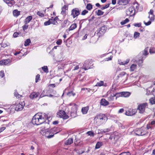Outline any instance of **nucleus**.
Listing matches in <instances>:
<instances>
[{"mask_svg": "<svg viewBox=\"0 0 155 155\" xmlns=\"http://www.w3.org/2000/svg\"><path fill=\"white\" fill-rule=\"evenodd\" d=\"M43 71L45 73L48 72V69L47 66H44L41 68Z\"/></svg>", "mask_w": 155, "mask_h": 155, "instance_id": "obj_39", "label": "nucleus"}, {"mask_svg": "<svg viewBox=\"0 0 155 155\" xmlns=\"http://www.w3.org/2000/svg\"><path fill=\"white\" fill-rule=\"evenodd\" d=\"M62 43V40H59L56 42V44L58 45H60Z\"/></svg>", "mask_w": 155, "mask_h": 155, "instance_id": "obj_59", "label": "nucleus"}, {"mask_svg": "<svg viewBox=\"0 0 155 155\" xmlns=\"http://www.w3.org/2000/svg\"><path fill=\"white\" fill-rule=\"evenodd\" d=\"M14 95L15 97L17 98H20L21 97V95L19 94L16 91H15L14 92Z\"/></svg>", "mask_w": 155, "mask_h": 155, "instance_id": "obj_45", "label": "nucleus"}, {"mask_svg": "<svg viewBox=\"0 0 155 155\" xmlns=\"http://www.w3.org/2000/svg\"><path fill=\"white\" fill-rule=\"evenodd\" d=\"M107 28L106 26H103L100 28L99 33L101 35H103L106 32Z\"/></svg>", "mask_w": 155, "mask_h": 155, "instance_id": "obj_21", "label": "nucleus"}, {"mask_svg": "<svg viewBox=\"0 0 155 155\" xmlns=\"http://www.w3.org/2000/svg\"><path fill=\"white\" fill-rule=\"evenodd\" d=\"M51 119L50 117L45 113H38L35 114L32 120V123L34 125H39L45 122L48 123Z\"/></svg>", "mask_w": 155, "mask_h": 155, "instance_id": "obj_1", "label": "nucleus"}, {"mask_svg": "<svg viewBox=\"0 0 155 155\" xmlns=\"http://www.w3.org/2000/svg\"><path fill=\"white\" fill-rule=\"evenodd\" d=\"M107 119V117L105 114H101L97 115L94 118L95 120L97 121H100L101 124L105 123Z\"/></svg>", "mask_w": 155, "mask_h": 155, "instance_id": "obj_6", "label": "nucleus"}, {"mask_svg": "<svg viewBox=\"0 0 155 155\" xmlns=\"http://www.w3.org/2000/svg\"><path fill=\"white\" fill-rule=\"evenodd\" d=\"M73 139L72 138H70L65 141L64 143L66 145H70L73 142Z\"/></svg>", "mask_w": 155, "mask_h": 155, "instance_id": "obj_27", "label": "nucleus"}, {"mask_svg": "<svg viewBox=\"0 0 155 155\" xmlns=\"http://www.w3.org/2000/svg\"><path fill=\"white\" fill-rule=\"evenodd\" d=\"M93 64H92V62L91 61L87 60L84 64L83 68L85 70H87L92 68Z\"/></svg>", "mask_w": 155, "mask_h": 155, "instance_id": "obj_11", "label": "nucleus"}, {"mask_svg": "<svg viewBox=\"0 0 155 155\" xmlns=\"http://www.w3.org/2000/svg\"><path fill=\"white\" fill-rule=\"evenodd\" d=\"M124 111V109L123 108L120 109L118 111V113H123Z\"/></svg>", "mask_w": 155, "mask_h": 155, "instance_id": "obj_63", "label": "nucleus"}, {"mask_svg": "<svg viewBox=\"0 0 155 155\" xmlns=\"http://www.w3.org/2000/svg\"><path fill=\"white\" fill-rule=\"evenodd\" d=\"M4 2L8 4V6L12 7L15 4L14 0H3Z\"/></svg>", "mask_w": 155, "mask_h": 155, "instance_id": "obj_18", "label": "nucleus"}, {"mask_svg": "<svg viewBox=\"0 0 155 155\" xmlns=\"http://www.w3.org/2000/svg\"><path fill=\"white\" fill-rule=\"evenodd\" d=\"M103 145V143L101 142H98L96 144L95 148L96 149H99Z\"/></svg>", "mask_w": 155, "mask_h": 155, "instance_id": "obj_30", "label": "nucleus"}, {"mask_svg": "<svg viewBox=\"0 0 155 155\" xmlns=\"http://www.w3.org/2000/svg\"><path fill=\"white\" fill-rule=\"evenodd\" d=\"M135 133L136 135L138 136L143 135L147 133L146 129L143 127L137 128L135 131Z\"/></svg>", "mask_w": 155, "mask_h": 155, "instance_id": "obj_8", "label": "nucleus"}, {"mask_svg": "<svg viewBox=\"0 0 155 155\" xmlns=\"http://www.w3.org/2000/svg\"><path fill=\"white\" fill-rule=\"evenodd\" d=\"M86 134L91 136L94 137V133L91 131L87 132Z\"/></svg>", "mask_w": 155, "mask_h": 155, "instance_id": "obj_46", "label": "nucleus"}, {"mask_svg": "<svg viewBox=\"0 0 155 155\" xmlns=\"http://www.w3.org/2000/svg\"><path fill=\"white\" fill-rule=\"evenodd\" d=\"M40 77V75L39 74H37L35 77V82L36 83L37 82L38 80H39Z\"/></svg>", "mask_w": 155, "mask_h": 155, "instance_id": "obj_51", "label": "nucleus"}, {"mask_svg": "<svg viewBox=\"0 0 155 155\" xmlns=\"http://www.w3.org/2000/svg\"><path fill=\"white\" fill-rule=\"evenodd\" d=\"M4 76L5 74L4 71H1L0 72V77H1V78H2L4 77Z\"/></svg>", "mask_w": 155, "mask_h": 155, "instance_id": "obj_53", "label": "nucleus"}, {"mask_svg": "<svg viewBox=\"0 0 155 155\" xmlns=\"http://www.w3.org/2000/svg\"><path fill=\"white\" fill-rule=\"evenodd\" d=\"M149 102L151 104H155V97H152L149 99Z\"/></svg>", "mask_w": 155, "mask_h": 155, "instance_id": "obj_33", "label": "nucleus"}, {"mask_svg": "<svg viewBox=\"0 0 155 155\" xmlns=\"http://www.w3.org/2000/svg\"><path fill=\"white\" fill-rule=\"evenodd\" d=\"M88 12V11L87 10H84L82 12L81 15H85Z\"/></svg>", "mask_w": 155, "mask_h": 155, "instance_id": "obj_55", "label": "nucleus"}, {"mask_svg": "<svg viewBox=\"0 0 155 155\" xmlns=\"http://www.w3.org/2000/svg\"><path fill=\"white\" fill-rule=\"evenodd\" d=\"M39 95V92H33L30 95V97L32 99L36 98Z\"/></svg>", "mask_w": 155, "mask_h": 155, "instance_id": "obj_19", "label": "nucleus"}, {"mask_svg": "<svg viewBox=\"0 0 155 155\" xmlns=\"http://www.w3.org/2000/svg\"><path fill=\"white\" fill-rule=\"evenodd\" d=\"M31 42V41L30 39H27L25 42L24 45L25 46H28L29 45Z\"/></svg>", "mask_w": 155, "mask_h": 155, "instance_id": "obj_32", "label": "nucleus"}, {"mask_svg": "<svg viewBox=\"0 0 155 155\" xmlns=\"http://www.w3.org/2000/svg\"><path fill=\"white\" fill-rule=\"evenodd\" d=\"M114 96L116 97V99L117 97H122V92L117 93L115 94Z\"/></svg>", "mask_w": 155, "mask_h": 155, "instance_id": "obj_37", "label": "nucleus"}, {"mask_svg": "<svg viewBox=\"0 0 155 155\" xmlns=\"http://www.w3.org/2000/svg\"><path fill=\"white\" fill-rule=\"evenodd\" d=\"M126 73L124 72H122L117 76L118 79L122 78L126 74Z\"/></svg>", "mask_w": 155, "mask_h": 155, "instance_id": "obj_34", "label": "nucleus"}, {"mask_svg": "<svg viewBox=\"0 0 155 155\" xmlns=\"http://www.w3.org/2000/svg\"><path fill=\"white\" fill-rule=\"evenodd\" d=\"M129 21V20L127 18H126L125 20L122 21L120 22V24L121 25H123L126 24Z\"/></svg>", "mask_w": 155, "mask_h": 155, "instance_id": "obj_40", "label": "nucleus"}, {"mask_svg": "<svg viewBox=\"0 0 155 155\" xmlns=\"http://www.w3.org/2000/svg\"><path fill=\"white\" fill-rule=\"evenodd\" d=\"M79 68V67L78 65H76L74 68L73 70H75L78 69Z\"/></svg>", "mask_w": 155, "mask_h": 155, "instance_id": "obj_62", "label": "nucleus"}, {"mask_svg": "<svg viewBox=\"0 0 155 155\" xmlns=\"http://www.w3.org/2000/svg\"><path fill=\"white\" fill-rule=\"evenodd\" d=\"M68 95L69 96H74L75 94L72 91H71L70 92H69L68 94Z\"/></svg>", "mask_w": 155, "mask_h": 155, "instance_id": "obj_52", "label": "nucleus"}, {"mask_svg": "<svg viewBox=\"0 0 155 155\" xmlns=\"http://www.w3.org/2000/svg\"><path fill=\"white\" fill-rule=\"evenodd\" d=\"M122 97H127L130 96V93L129 92H122Z\"/></svg>", "mask_w": 155, "mask_h": 155, "instance_id": "obj_28", "label": "nucleus"}, {"mask_svg": "<svg viewBox=\"0 0 155 155\" xmlns=\"http://www.w3.org/2000/svg\"><path fill=\"white\" fill-rule=\"evenodd\" d=\"M132 63L130 67V71H134L136 70L137 68V64H138V60L135 59H133L131 61Z\"/></svg>", "mask_w": 155, "mask_h": 155, "instance_id": "obj_10", "label": "nucleus"}, {"mask_svg": "<svg viewBox=\"0 0 155 155\" xmlns=\"http://www.w3.org/2000/svg\"><path fill=\"white\" fill-rule=\"evenodd\" d=\"M77 63L75 62H73L72 63H70V66H75L76 65Z\"/></svg>", "mask_w": 155, "mask_h": 155, "instance_id": "obj_61", "label": "nucleus"}, {"mask_svg": "<svg viewBox=\"0 0 155 155\" xmlns=\"http://www.w3.org/2000/svg\"><path fill=\"white\" fill-rule=\"evenodd\" d=\"M112 58H113V56L112 55H111L110 56V57L106 58H105V61H109L111 60L112 59Z\"/></svg>", "mask_w": 155, "mask_h": 155, "instance_id": "obj_54", "label": "nucleus"}, {"mask_svg": "<svg viewBox=\"0 0 155 155\" xmlns=\"http://www.w3.org/2000/svg\"><path fill=\"white\" fill-rule=\"evenodd\" d=\"M77 27V24L76 23L72 24L68 29L69 31L73 30L75 29Z\"/></svg>", "mask_w": 155, "mask_h": 155, "instance_id": "obj_25", "label": "nucleus"}, {"mask_svg": "<svg viewBox=\"0 0 155 155\" xmlns=\"http://www.w3.org/2000/svg\"><path fill=\"white\" fill-rule=\"evenodd\" d=\"M118 3L120 5H126L128 3V0H119Z\"/></svg>", "mask_w": 155, "mask_h": 155, "instance_id": "obj_23", "label": "nucleus"}, {"mask_svg": "<svg viewBox=\"0 0 155 155\" xmlns=\"http://www.w3.org/2000/svg\"><path fill=\"white\" fill-rule=\"evenodd\" d=\"M150 54L155 53V48L150 50Z\"/></svg>", "mask_w": 155, "mask_h": 155, "instance_id": "obj_57", "label": "nucleus"}, {"mask_svg": "<svg viewBox=\"0 0 155 155\" xmlns=\"http://www.w3.org/2000/svg\"><path fill=\"white\" fill-rule=\"evenodd\" d=\"M140 33L137 32H135L134 35V37L135 39L139 37Z\"/></svg>", "mask_w": 155, "mask_h": 155, "instance_id": "obj_35", "label": "nucleus"}, {"mask_svg": "<svg viewBox=\"0 0 155 155\" xmlns=\"http://www.w3.org/2000/svg\"><path fill=\"white\" fill-rule=\"evenodd\" d=\"M87 90L88 92H90V91H92L93 92L94 91L93 89H90L89 88H83L81 89V90L82 91L85 90Z\"/></svg>", "mask_w": 155, "mask_h": 155, "instance_id": "obj_50", "label": "nucleus"}, {"mask_svg": "<svg viewBox=\"0 0 155 155\" xmlns=\"http://www.w3.org/2000/svg\"><path fill=\"white\" fill-rule=\"evenodd\" d=\"M49 20L50 21V23L51 24H53L54 25H56L57 23V21L55 20L54 19L53 17H52L50 19H49Z\"/></svg>", "mask_w": 155, "mask_h": 155, "instance_id": "obj_31", "label": "nucleus"}, {"mask_svg": "<svg viewBox=\"0 0 155 155\" xmlns=\"http://www.w3.org/2000/svg\"><path fill=\"white\" fill-rule=\"evenodd\" d=\"M37 15L41 17H43L44 16V14L41 11H38L37 12Z\"/></svg>", "mask_w": 155, "mask_h": 155, "instance_id": "obj_41", "label": "nucleus"}, {"mask_svg": "<svg viewBox=\"0 0 155 155\" xmlns=\"http://www.w3.org/2000/svg\"><path fill=\"white\" fill-rule=\"evenodd\" d=\"M80 11L77 8H75L71 10V15L74 18L80 14Z\"/></svg>", "mask_w": 155, "mask_h": 155, "instance_id": "obj_14", "label": "nucleus"}, {"mask_svg": "<svg viewBox=\"0 0 155 155\" xmlns=\"http://www.w3.org/2000/svg\"><path fill=\"white\" fill-rule=\"evenodd\" d=\"M139 6V5L137 3H133L132 5L127 10V15L130 16H134L136 10H138V9Z\"/></svg>", "mask_w": 155, "mask_h": 155, "instance_id": "obj_3", "label": "nucleus"}, {"mask_svg": "<svg viewBox=\"0 0 155 155\" xmlns=\"http://www.w3.org/2000/svg\"><path fill=\"white\" fill-rule=\"evenodd\" d=\"M148 47L146 48L144 51H142L140 53L142 54L141 58L138 60V64L139 66L142 65L143 61L145 58L146 56L148 54Z\"/></svg>", "mask_w": 155, "mask_h": 155, "instance_id": "obj_5", "label": "nucleus"}, {"mask_svg": "<svg viewBox=\"0 0 155 155\" xmlns=\"http://www.w3.org/2000/svg\"><path fill=\"white\" fill-rule=\"evenodd\" d=\"M11 62L10 59H7L5 60H2L0 61V65H6Z\"/></svg>", "mask_w": 155, "mask_h": 155, "instance_id": "obj_16", "label": "nucleus"}, {"mask_svg": "<svg viewBox=\"0 0 155 155\" xmlns=\"http://www.w3.org/2000/svg\"><path fill=\"white\" fill-rule=\"evenodd\" d=\"M148 107V104L146 103H143L140 104L138 106L137 109L140 113H143L145 110L146 108Z\"/></svg>", "mask_w": 155, "mask_h": 155, "instance_id": "obj_9", "label": "nucleus"}, {"mask_svg": "<svg viewBox=\"0 0 155 155\" xmlns=\"http://www.w3.org/2000/svg\"><path fill=\"white\" fill-rule=\"evenodd\" d=\"M89 109V107H83L81 109V111L83 114H86Z\"/></svg>", "mask_w": 155, "mask_h": 155, "instance_id": "obj_26", "label": "nucleus"}, {"mask_svg": "<svg viewBox=\"0 0 155 155\" xmlns=\"http://www.w3.org/2000/svg\"><path fill=\"white\" fill-rule=\"evenodd\" d=\"M32 17L31 16L27 17L25 20L24 22L26 24H28L32 19Z\"/></svg>", "mask_w": 155, "mask_h": 155, "instance_id": "obj_24", "label": "nucleus"}, {"mask_svg": "<svg viewBox=\"0 0 155 155\" xmlns=\"http://www.w3.org/2000/svg\"><path fill=\"white\" fill-rule=\"evenodd\" d=\"M133 25L136 27H141V23H135L133 24Z\"/></svg>", "mask_w": 155, "mask_h": 155, "instance_id": "obj_49", "label": "nucleus"}, {"mask_svg": "<svg viewBox=\"0 0 155 155\" xmlns=\"http://www.w3.org/2000/svg\"><path fill=\"white\" fill-rule=\"evenodd\" d=\"M13 14L15 16H18L20 14V12L17 10H15L13 12Z\"/></svg>", "mask_w": 155, "mask_h": 155, "instance_id": "obj_38", "label": "nucleus"}, {"mask_svg": "<svg viewBox=\"0 0 155 155\" xmlns=\"http://www.w3.org/2000/svg\"><path fill=\"white\" fill-rule=\"evenodd\" d=\"M57 114L58 117L63 118L64 119H67L69 117L66 114L65 111L62 110H59Z\"/></svg>", "mask_w": 155, "mask_h": 155, "instance_id": "obj_12", "label": "nucleus"}, {"mask_svg": "<svg viewBox=\"0 0 155 155\" xmlns=\"http://www.w3.org/2000/svg\"><path fill=\"white\" fill-rule=\"evenodd\" d=\"M130 59H127L126 60L124 61L123 62L121 61L120 60H118V64L120 65H125L126 64H128L129 62Z\"/></svg>", "mask_w": 155, "mask_h": 155, "instance_id": "obj_22", "label": "nucleus"}, {"mask_svg": "<svg viewBox=\"0 0 155 155\" xmlns=\"http://www.w3.org/2000/svg\"><path fill=\"white\" fill-rule=\"evenodd\" d=\"M115 97L114 94L113 95H110L108 98V99L109 101H113L114 99V97Z\"/></svg>", "mask_w": 155, "mask_h": 155, "instance_id": "obj_48", "label": "nucleus"}, {"mask_svg": "<svg viewBox=\"0 0 155 155\" xmlns=\"http://www.w3.org/2000/svg\"><path fill=\"white\" fill-rule=\"evenodd\" d=\"M56 129L57 128H54L50 130L45 129L42 130L41 133L43 135L45 136L47 138H50L53 137L54 134L58 132V131H55Z\"/></svg>", "mask_w": 155, "mask_h": 155, "instance_id": "obj_2", "label": "nucleus"}, {"mask_svg": "<svg viewBox=\"0 0 155 155\" xmlns=\"http://www.w3.org/2000/svg\"><path fill=\"white\" fill-rule=\"evenodd\" d=\"M104 84V82L102 81H101L98 82H97L96 84L95 85V86H99L101 87L103 86Z\"/></svg>", "mask_w": 155, "mask_h": 155, "instance_id": "obj_36", "label": "nucleus"}, {"mask_svg": "<svg viewBox=\"0 0 155 155\" xmlns=\"http://www.w3.org/2000/svg\"><path fill=\"white\" fill-rule=\"evenodd\" d=\"M135 110L133 109H130L125 113V114L127 116H131L135 114Z\"/></svg>", "mask_w": 155, "mask_h": 155, "instance_id": "obj_15", "label": "nucleus"}, {"mask_svg": "<svg viewBox=\"0 0 155 155\" xmlns=\"http://www.w3.org/2000/svg\"><path fill=\"white\" fill-rule=\"evenodd\" d=\"M18 33L17 32H15L13 35V36L14 37L16 38L18 36Z\"/></svg>", "mask_w": 155, "mask_h": 155, "instance_id": "obj_60", "label": "nucleus"}, {"mask_svg": "<svg viewBox=\"0 0 155 155\" xmlns=\"http://www.w3.org/2000/svg\"><path fill=\"white\" fill-rule=\"evenodd\" d=\"M25 105V103L24 101L19 102L18 104H16L15 107V110L17 111H19L22 110Z\"/></svg>", "mask_w": 155, "mask_h": 155, "instance_id": "obj_13", "label": "nucleus"}, {"mask_svg": "<svg viewBox=\"0 0 155 155\" xmlns=\"http://www.w3.org/2000/svg\"><path fill=\"white\" fill-rule=\"evenodd\" d=\"M68 108L71 109L68 113L71 114V116L75 117L77 113V106L74 103H71L68 106Z\"/></svg>", "mask_w": 155, "mask_h": 155, "instance_id": "obj_4", "label": "nucleus"}, {"mask_svg": "<svg viewBox=\"0 0 155 155\" xmlns=\"http://www.w3.org/2000/svg\"><path fill=\"white\" fill-rule=\"evenodd\" d=\"M104 13V12L102 11L101 10H98L97 11V15L100 16L103 15Z\"/></svg>", "mask_w": 155, "mask_h": 155, "instance_id": "obj_47", "label": "nucleus"}, {"mask_svg": "<svg viewBox=\"0 0 155 155\" xmlns=\"http://www.w3.org/2000/svg\"><path fill=\"white\" fill-rule=\"evenodd\" d=\"M153 11L152 9H150L148 14L149 16L148 18H150V20L147 22H146L145 21H143L144 24L146 26L150 25L151 23V21H153L154 20V15L153 14Z\"/></svg>", "mask_w": 155, "mask_h": 155, "instance_id": "obj_7", "label": "nucleus"}, {"mask_svg": "<svg viewBox=\"0 0 155 155\" xmlns=\"http://www.w3.org/2000/svg\"><path fill=\"white\" fill-rule=\"evenodd\" d=\"M28 24L25 23V25L22 26V29L24 31L27 29L28 28Z\"/></svg>", "mask_w": 155, "mask_h": 155, "instance_id": "obj_43", "label": "nucleus"}, {"mask_svg": "<svg viewBox=\"0 0 155 155\" xmlns=\"http://www.w3.org/2000/svg\"><path fill=\"white\" fill-rule=\"evenodd\" d=\"M69 22V21L68 19L64 20L62 24V27H65L66 26L67 24Z\"/></svg>", "mask_w": 155, "mask_h": 155, "instance_id": "obj_44", "label": "nucleus"}, {"mask_svg": "<svg viewBox=\"0 0 155 155\" xmlns=\"http://www.w3.org/2000/svg\"><path fill=\"white\" fill-rule=\"evenodd\" d=\"M68 5H65L61 8L62 11L61 14L63 15H65L66 14V11L68 10Z\"/></svg>", "mask_w": 155, "mask_h": 155, "instance_id": "obj_17", "label": "nucleus"}, {"mask_svg": "<svg viewBox=\"0 0 155 155\" xmlns=\"http://www.w3.org/2000/svg\"><path fill=\"white\" fill-rule=\"evenodd\" d=\"M104 133H106L107 132H108L110 131V128H107V129H103Z\"/></svg>", "mask_w": 155, "mask_h": 155, "instance_id": "obj_58", "label": "nucleus"}, {"mask_svg": "<svg viewBox=\"0 0 155 155\" xmlns=\"http://www.w3.org/2000/svg\"><path fill=\"white\" fill-rule=\"evenodd\" d=\"M86 8L88 10H90L92 8V5L91 4H88L86 6Z\"/></svg>", "mask_w": 155, "mask_h": 155, "instance_id": "obj_42", "label": "nucleus"}, {"mask_svg": "<svg viewBox=\"0 0 155 155\" xmlns=\"http://www.w3.org/2000/svg\"><path fill=\"white\" fill-rule=\"evenodd\" d=\"M151 89L152 88L151 87H149L147 89L146 94L147 95H149L152 94L153 90Z\"/></svg>", "mask_w": 155, "mask_h": 155, "instance_id": "obj_29", "label": "nucleus"}, {"mask_svg": "<svg viewBox=\"0 0 155 155\" xmlns=\"http://www.w3.org/2000/svg\"><path fill=\"white\" fill-rule=\"evenodd\" d=\"M100 104L101 105L106 106L109 104V102L104 99H102L101 101Z\"/></svg>", "mask_w": 155, "mask_h": 155, "instance_id": "obj_20", "label": "nucleus"}, {"mask_svg": "<svg viewBox=\"0 0 155 155\" xmlns=\"http://www.w3.org/2000/svg\"><path fill=\"white\" fill-rule=\"evenodd\" d=\"M5 128L4 127H2L0 128V133L2 132L3 131L5 130Z\"/></svg>", "mask_w": 155, "mask_h": 155, "instance_id": "obj_64", "label": "nucleus"}, {"mask_svg": "<svg viewBox=\"0 0 155 155\" xmlns=\"http://www.w3.org/2000/svg\"><path fill=\"white\" fill-rule=\"evenodd\" d=\"M50 21L49 19L48 21L45 22L44 23V25H45L47 26V25H50V24H51Z\"/></svg>", "mask_w": 155, "mask_h": 155, "instance_id": "obj_56", "label": "nucleus"}]
</instances>
